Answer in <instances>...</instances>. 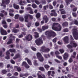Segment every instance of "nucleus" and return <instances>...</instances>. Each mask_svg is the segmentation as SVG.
<instances>
[{
    "mask_svg": "<svg viewBox=\"0 0 78 78\" xmlns=\"http://www.w3.org/2000/svg\"><path fill=\"white\" fill-rule=\"evenodd\" d=\"M62 27L60 24H58V23H54L53 24L52 29L55 31H59L61 30Z\"/></svg>",
    "mask_w": 78,
    "mask_h": 78,
    "instance_id": "nucleus-1",
    "label": "nucleus"
},
{
    "mask_svg": "<svg viewBox=\"0 0 78 78\" xmlns=\"http://www.w3.org/2000/svg\"><path fill=\"white\" fill-rule=\"evenodd\" d=\"M77 30H78V28L76 27H75L72 30L73 37L76 40L78 39V32Z\"/></svg>",
    "mask_w": 78,
    "mask_h": 78,
    "instance_id": "nucleus-2",
    "label": "nucleus"
},
{
    "mask_svg": "<svg viewBox=\"0 0 78 78\" xmlns=\"http://www.w3.org/2000/svg\"><path fill=\"white\" fill-rule=\"evenodd\" d=\"M70 44H71L72 45H70L69 44L67 46V47L69 48H73V47H76L78 45L75 41H71Z\"/></svg>",
    "mask_w": 78,
    "mask_h": 78,
    "instance_id": "nucleus-3",
    "label": "nucleus"
},
{
    "mask_svg": "<svg viewBox=\"0 0 78 78\" xmlns=\"http://www.w3.org/2000/svg\"><path fill=\"white\" fill-rule=\"evenodd\" d=\"M50 33H49V31H47L45 32V34L46 35H47L48 34V35H49V36L50 37H51V36H52V37H55V36H56V34L54 32L51 30L50 31Z\"/></svg>",
    "mask_w": 78,
    "mask_h": 78,
    "instance_id": "nucleus-4",
    "label": "nucleus"
},
{
    "mask_svg": "<svg viewBox=\"0 0 78 78\" xmlns=\"http://www.w3.org/2000/svg\"><path fill=\"white\" fill-rule=\"evenodd\" d=\"M37 56L38 59L41 62H42L44 61V57L42 56L41 54L39 52H38L37 53Z\"/></svg>",
    "mask_w": 78,
    "mask_h": 78,
    "instance_id": "nucleus-5",
    "label": "nucleus"
},
{
    "mask_svg": "<svg viewBox=\"0 0 78 78\" xmlns=\"http://www.w3.org/2000/svg\"><path fill=\"white\" fill-rule=\"evenodd\" d=\"M28 17H29L31 19H33V16H32V15H26L24 16L25 22L28 23V22H29V20H28Z\"/></svg>",
    "mask_w": 78,
    "mask_h": 78,
    "instance_id": "nucleus-6",
    "label": "nucleus"
},
{
    "mask_svg": "<svg viewBox=\"0 0 78 78\" xmlns=\"http://www.w3.org/2000/svg\"><path fill=\"white\" fill-rule=\"evenodd\" d=\"M35 42L37 45H39L43 44V41H42V38H40L36 40L35 41Z\"/></svg>",
    "mask_w": 78,
    "mask_h": 78,
    "instance_id": "nucleus-7",
    "label": "nucleus"
},
{
    "mask_svg": "<svg viewBox=\"0 0 78 78\" xmlns=\"http://www.w3.org/2000/svg\"><path fill=\"white\" fill-rule=\"evenodd\" d=\"M9 2V0H3L2 1V4L1 5V6H3L4 8L6 7V5H4L5 4L6 5H8Z\"/></svg>",
    "mask_w": 78,
    "mask_h": 78,
    "instance_id": "nucleus-8",
    "label": "nucleus"
},
{
    "mask_svg": "<svg viewBox=\"0 0 78 78\" xmlns=\"http://www.w3.org/2000/svg\"><path fill=\"white\" fill-rule=\"evenodd\" d=\"M40 51H43V52H48L50 51V49L48 48L45 49V46H42L40 50Z\"/></svg>",
    "mask_w": 78,
    "mask_h": 78,
    "instance_id": "nucleus-9",
    "label": "nucleus"
},
{
    "mask_svg": "<svg viewBox=\"0 0 78 78\" xmlns=\"http://www.w3.org/2000/svg\"><path fill=\"white\" fill-rule=\"evenodd\" d=\"M10 37H12V39H9V41L7 42V44H11V43L12 42V41L15 39L14 36H12V34L10 35Z\"/></svg>",
    "mask_w": 78,
    "mask_h": 78,
    "instance_id": "nucleus-10",
    "label": "nucleus"
},
{
    "mask_svg": "<svg viewBox=\"0 0 78 78\" xmlns=\"http://www.w3.org/2000/svg\"><path fill=\"white\" fill-rule=\"evenodd\" d=\"M1 33L2 35H6L7 33L6 30L3 29L2 27L0 28Z\"/></svg>",
    "mask_w": 78,
    "mask_h": 78,
    "instance_id": "nucleus-11",
    "label": "nucleus"
},
{
    "mask_svg": "<svg viewBox=\"0 0 78 78\" xmlns=\"http://www.w3.org/2000/svg\"><path fill=\"white\" fill-rule=\"evenodd\" d=\"M33 37L30 34H29L26 36V39L27 41H30L32 39V38Z\"/></svg>",
    "mask_w": 78,
    "mask_h": 78,
    "instance_id": "nucleus-12",
    "label": "nucleus"
},
{
    "mask_svg": "<svg viewBox=\"0 0 78 78\" xmlns=\"http://www.w3.org/2000/svg\"><path fill=\"white\" fill-rule=\"evenodd\" d=\"M22 66H25L26 69H28L30 68V66H28V65L27 63V62H23Z\"/></svg>",
    "mask_w": 78,
    "mask_h": 78,
    "instance_id": "nucleus-13",
    "label": "nucleus"
},
{
    "mask_svg": "<svg viewBox=\"0 0 78 78\" xmlns=\"http://www.w3.org/2000/svg\"><path fill=\"white\" fill-rule=\"evenodd\" d=\"M63 39L66 44H68L69 43V37H65Z\"/></svg>",
    "mask_w": 78,
    "mask_h": 78,
    "instance_id": "nucleus-14",
    "label": "nucleus"
},
{
    "mask_svg": "<svg viewBox=\"0 0 78 78\" xmlns=\"http://www.w3.org/2000/svg\"><path fill=\"white\" fill-rule=\"evenodd\" d=\"M69 57V54L67 53H65L63 55V58L65 60H67Z\"/></svg>",
    "mask_w": 78,
    "mask_h": 78,
    "instance_id": "nucleus-15",
    "label": "nucleus"
},
{
    "mask_svg": "<svg viewBox=\"0 0 78 78\" xmlns=\"http://www.w3.org/2000/svg\"><path fill=\"white\" fill-rule=\"evenodd\" d=\"M54 74H55V71H52V74H51V71H48V75L49 76H50V75H51L52 76H54Z\"/></svg>",
    "mask_w": 78,
    "mask_h": 78,
    "instance_id": "nucleus-16",
    "label": "nucleus"
},
{
    "mask_svg": "<svg viewBox=\"0 0 78 78\" xmlns=\"http://www.w3.org/2000/svg\"><path fill=\"white\" fill-rule=\"evenodd\" d=\"M38 78H45V76L44 74H42L41 75H39V74H37Z\"/></svg>",
    "mask_w": 78,
    "mask_h": 78,
    "instance_id": "nucleus-17",
    "label": "nucleus"
},
{
    "mask_svg": "<svg viewBox=\"0 0 78 78\" xmlns=\"http://www.w3.org/2000/svg\"><path fill=\"white\" fill-rule=\"evenodd\" d=\"M43 20H44L45 22V23H47V22L48 21V19L47 18V16H44L43 17Z\"/></svg>",
    "mask_w": 78,
    "mask_h": 78,
    "instance_id": "nucleus-18",
    "label": "nucleus"
},
{
    "mask_svg": "<svg viewBox=\"0 0 78 78\" xmlns=\"http://www.w3.org/2000/svg\"><path fill=\"white\" fill-rule=\"evenodd\" d=\"M25 60L27 61L28 64H29V65H30V66L32 65V63H31V61H30V60L28 59L27 58H25Z\"/></svg>",
    "mask_w": 78,
    "mask_h": 78,
    "instance_id": "nucleus-19",
    "label": "nucleus"
},
{
    "mask_svg": "<svg viewBox=\"0 0 78 78\" xmlns=\"http://www.w3.org/2000/svg\"><path fill=\"white\" fill-rule=\"evenodd\" d=\"M48 28V26H44L42 27V30L43 31L45 30L46 29Z\"/></svg>",
    "mask_w": 78,
    "mask_h": 78,
    "instance_id": "nucleus-20",
    "label": "nucleus"
},
{
    "mask_svg": "<svg viewBox=\"0 0 78 78\" xmlns=\"http://www.w3.org/2000/svg\"><path fill=\"white\" fill-rule=\"evenodd\" d=\"M28 76V73L25 74L24 75H23L22 74H20V77H23V76Z\"/></svg>",
    "mask_w": 78,
    "mask_h": 78,
    "instance_id": "nucleus-21",
    "label": "nucleus"
},
{
    "mask_svg": "<svg viewBox=\"0 0 78 78\" xmlns=\"http://www.w3.org/2000/svg\"><path fill=\"white\" fill-rule=\"evenodd\" d=\"M13 7L15 8V9H18L19 8V6L17 5H16L15 4H13Z\"/></svg>",
    "mask_w": 78,
    "mask_h": 78,
    "instance_id": "nucleus-22",
    "label": "nucleus"
},
{
    "mask_svg": "<svg viewBox=\"0 0 78 78\" xmlns=\"http://www.w3.org/2000/svg\"><path fill=\"white\" fill-rule=\"evenodd\" d=\"M20 55L19 54H18L16 55L15 57H14L13 58V59H16L18 58H20Z\"/></svg>",
    "mask_w": 78,
    "mask_h": 78,
    "instance_id": "nucleus-23",
    "label": "nucleus"
},
{
    "mask_svg": "<svg viewBox=\"0 0 78 78\" xmlns=\"http://www.w3.org/2000/svg\"><path fill=\"white\" fill-rule=\"evenodd\" d=\"M36 17H37V19H38V18H39L40 17H41V13H37L36 16Z\"/></svg>",
    "mask_w": 78,
    "mask_h": 78,
    "instance_id": "nucleus-24",
    "label": "nucleus"
},
{
    "mask_svg": "<svg viewBox=\"0 0 78 78\" xmlns=\"http://www.w3.org/2000/svg\"><path fill=\"white\" fill-rule=\"evenodd\" d=\"M19 20L20 21V22H23L24 19L23 17H20L19 18Z\"/></svg>",
    "mask_w": 78,
    "mask_h": 78,
    "instance_id": "nucleus-25",
    "label": "nucleus"
},
{
    "mask_svg": "<svg viewBox=\"0 0 78 78\" xmlns=\"http://www.w3.org/2000/svg\"><path fill=\"white\" fill-rule=\"evenodd\" d=\"M19 31V30H17L16 29H13L12 30V32H13V33H17Z\"/></svg>",
    "mask_w": 78,
    "mask_h": 78,
    "instance_id": "nucleus-26",
    "label": "nucleus"
},
{
    "mask_svg": "<svg viewBox=\"0 0 78 78\" xmlns=\"http://www.w3.org/2000/svg\"><path fill=\"white\" fill-rule=\"evenodd\" d=\"M65 1L67 5L68 4H70V2H72V0H66Z\"/></svg>",
    "mask_w": 78,
    "mask_h": 78,
    "instance_id": "nucleus-27",
    "label": "nucleus"
},
{
    "mask_svg": "<svg viewBox=\"0 0 78 78\" xmlns=\"http://www.w3.org/2000/svg\"><path fill=\"white\" fill-rule=\"evenodd\" d=\"M9 51L11 52V53L14 52V53H16V51H15V49H10L9 50Z\"/></svg>",
    "mask_w": 78,
    "mask_h": 78,
    "instance_id": "nucleus-28",
    "label": "nucleus"
},
{
    "mask_svg": "<svg viewBox=\"0 0 78 78\" xmlns=\"http://www.w3.org/2000/svg\"><path fill=\"white\" fill-rule=\"evenodd\" d=\"M32 6L33 7V8H37V5L35 4H33L32 5Z\"/></svg>",
    "mask_w": 78,
    "mask_h": 78,
    "instance_id": "nucleus-29",
    "label": "nucleus"
},
{
    "mask_svg": "<svg viewBox=\"0 0 78 78\" xmlns=\"http://www.w3.org/2000/svg\"><path fill=\"white\" fill-rule=\"evenodd\" d=\"M15 69H17V70L18 72H20V71H21V69L20 68H18L17 66H15Z\"/></svg>",
    "mask_w": 78,
    "mask_h": 78,
    "instance_id": "nucleus-30",
    "label": "nucleus"
},
{
    "mask_svg": "<svg viewBox=\"0 0 78 78\" xmlns=\"http://www.w3.org/2000/svg\"><path fill=\"white\" fill-rule=\"evenodd\" d=\"M73 55H72L71 57L73 58H75V57L76 56V52H74L73 53Z\"/></svg>",
    "mask_w": 78,
    "mask_h": 78,
    "instance_id": "nucleus-31",
    "label": "nucleus"
},
{
    "mask_svg": "<svg viewBox=\"0 0 78 78\" xmlns=\"http://www.w3.org/2000/svg\"><path fill=\"white\" fill-rule=\"evenodd\" d=\"M27 2L28 3H30L32 2H34V0H27Z\"/></svg>",
    "mask_w": 78,
    "mask_h": 78,
    "instance_id": "nucleus-32",
    "label": "nucleus"
},
{
    "mask_svg": "<svg viewBox=\"0 0 78 78\" xmlns=\"http://www.w3.org/2000/svg\"><path fill=\"white\" fill-rule=\"evenodd\" d=\"M35 37H39V34L37 32H35Z\"/></svg>",
    "mask_w": 78,
    "mask_h": 78,
    "instance_id": "nucleus-33",
    "label": "nucleus"
},
{
    "mask_svg": "<svg viewBox=\"0 0 78 78\" xmlns=\"http://www.w3.org/2000/svg\"><path fill=\"white\" fill-rule=\"evenodd\" d=\"M44 56L45 58H49V57H50V55L49 54L44 55Z\"/></svg>",
    "mask_w": 78,
    "mask_h": 78,
    "instance_id": "nucleus-34",
    "label": "nucleus"
},
{
    "mask_svg": "<svg viewBox=\"0 0 78 78\" xmlns=\"http://www.w3.org/2000/svg\"><path fill=\"white\" fill-rule=\"evenodd\" d=\"M19 14L16 15L15 16V19H17L19 18Z\"/></svg>",
    "mask_w": 78,
    "mask_h": 78,
    "instance_id": "nucleus-35",
    "label": "nucleus"
},
{
    "mask_svg": "<svg viewBox=\"0 0 78 78\" xmlns=\"http://www.w3.org/2000/svg\"><path fill=\"white\" fill-rule=\"evenodd\" d=\"M39 25V23L38 22H36L35 23V26L38 27Z\"/></svg>",
    "mask_w": 78,
    "mask_h": 78,
    "instance_id": "nucleus-36",
    "label": "nucleus"
},
{
    "mask_svg": "<svg viewBox=\"0 0 78 78\" xmlns=\"http://www.w3.org/2000/svg\"><path fill=\"white\" fill-rule=\"evenodd\" d=\"M73 16L74 17H76V13L75 12L72 13Z\"/></svg>",
    "mask_w": 78,
    "mask_h": 78,
    "instance_id": "nucleus-37",
    "label": "nucleus"
},
{
    "mask_svg": "<svg viewBox=\"0 0 78 78\" xmlns=\"http://www.w3.org/2000/svg\"><path fill=\"white\" fill-rule=\"evenodd\" d=\"M35 2L36 4H37V5H39V4L41 3V2H39L37 0H36L35 1Z\"/></svg>",
    "mask_w": 78,
    "mask_h": 78,
    "instance_id": "nucleus-38",
    "label": "nucleus"
},
{
    "mask_svg": "<svg viewBox=\"0 0 78 78\" xmlns=\"http://www.w3.org/2000/svg\"><path fill=\"white\" fill-rule=\"evenodd\" d=\"M39 70H41V71H44V68L43 67H40L39 68Z\"/></svg>",
    "mask_w": 78,
    "mask_h": 78,
    "instance_id": "nucleus-39",
    "label": "nucleus"
},
{
    "mask_svg": "<svg viewBox=\"0 0 78 78\" xmlns=\"http://www.w3.org/2000/svg\"><path fill=\"white\" fill-rule=\"evenodd\" d=\"M42 3L43 5H45L46 4V1L45 0H42Z\"/></svg>",
    "mask_w": 78,
    "mask_h": 78,
    "instance_id": "nucleus-40",
    "label": "nucleus"
},
{
    "mask_svg": "<svg viewBox=\"0 0 78 78\" xmlns=\"http://www.w3.org/2000/svg\"><path fill=\"white\" fill-rule=\"evenodd\" d=\"M68 23L67 22H65L63 24V26H67V25H68Z\"/></svg>",
    "mask_w": 78,
    "mask_h": 78,
    "instance_id": "nucleus-41",
    "label": "nucleus"
},
{
    "mask_svg": "<svg viewBox=\"0 0 78 78\" xmlns=\"http://www.w3.org/2000/svg\"><path fill=\"white\" fill-rule=\"evenodd\" d=\"M44 67L45 68V69H48V68H49V67H50V66L47 65H44Z\"/></svg>",
    "mask_w": 78,
    "mask_h": 78,
    "instance_id": "nucleus-42",
    "label": "nucleus"
},
{
    "mask_svg": "<svg viewBox=\"0 0 78 78\" xmlns=\"http://www.w3.org/2000/svg\"><path fill=\"white\" fill-rule=\"evenodd\" d=\"M59 51L61 53H63L64 52V50L63 49H60L59 50Z\"/></svg>",
    "mask_w": 78,
    "mask_h": 78,
    "instance_id": "nucleus-43",
    "label": "nucleus"
},
{
    "mask_svg": "<svg viewBox=\"0 0 78 78\" xmlns=\"http://www.w3.org/2000/svg\"><path fill=\"white\" fill-rule=\"evenodd\" d=\"M6 72H7V71H6V70H3L2 71V73L3 74H5V73H6Z\"/></svg>",
    "mask_w": 78,
    "mask_h": 78,
    "instance_id": "nucleus-44",
    "label": "nucleus"
},
{
    "mask_svg": "<svg viewBox=\"0 0 78 78\" xmlns=\"http://www.w3.org/2000/svg\"><path fill=\"white\" fill-rule=\"evenodd\" d=\"M64 32H68L69 31V29H65L64 30H63Z\"/></svg>",
    "mask_w": 78,
    "mask_h": 78,
    "instance_id": "nucleus-45",
    "label": "nucleus"
},
{
    "mask_svg": "<svg viewBox=\"0 0 78 78\" xmlns=\"http://www.w3.org/2000/svg\"><path fill=\"white\" fill-rule=\"evenodd\" d=\"M0 56L1 57H3V56H4V55L2 53V52H1L0 51Z\"/></svg>",
    "mask_w": 78,
    "mask_h": 78,
    "instance_id": "nucleus-46",
    "label": "nucleus"
},
{
    "mask_svg": "<svg viewBox=\"0 0 78 78\" xmlns=\"http://www.w3.org/2000/svg\"><path fill=\"white\" fill-rule=\"evenodd\" d=\"M31 48L33 51H36V48L33 47H31Z\"/></svg>",
    "mask_w": 78,
    "mask_h": 78,
    "instance_id": "nucleus-47",
    "label": "nucleus"
},
{
    "mask_svg": "<svg viewBox=\"0 0 78 78\" xmlns=\"http://www.w3.org/2000/svg\"><path fill=\"white\" fill-rule=\"evenodd\" d=\"M56 57L59 59H62V57L59 56H57Z\"/></svg>",
    "mask_w": 78,
    "mask_h": 78,
    "instance_id": "nucleus-48",
    "label": "nucleus"
},
{
    "mask_svg": "<svg viewBox=\"0 0 78 78\" xmlns=\"http://www.w3.org/2000/svg\"><path fill=\"white\" fill-rule=\"evenodd\" d=\"M72 61H73V60H72V58H70L69 60V62H72Z\"/></svg>",
    "mask_w": 78,
    "mask_h": 78,
    "instance_id": "nucleus-49",
    "label": "nucleus"
},
{
    "mask_svg": "<svg viewBox=\"0 0 78 78\" xmlns=\"http://www.w3.org/2000/svg\"><path fill=\"white\" fill-rule=\"evenodd\" d=\"M54 61H55L56 62H57L58 63H60V61H59V60L56 59H55Z\"/></svg>",
    "mask_w": 78,
    "mask_h": 78,
    "instance_id": "nucleus-50",
    "label": "nucleus"
},
{
    "mask_svg": "<svg viewBox=\"0 0 78 78\" xmlns=\"http://www.w3.org/2000/svg\"><path fill=\"white\" fill-rule=\"evenodd\" d=\"M12 76V74H11L10 73H8L7 74V76Z\"/></svg>",
    "mask_w": 78,
    "mask_h": 78,
    "instance_id": "nucleus-51",
    "label": "nucleus"
},
{
    "mask_svg": "<svg viewBox=\"0 0 78 78\" xmlns=\"http://www.w3.org/2000/svg\"><path fill=\"white\" fill-rule=\"evenodd\" d=\"M56 39H57V38H55L53 40V42H55V43L56 42Z\"/></svg>",
    "mask_w": 78,
    "mask_h": 78,
    "instance_id": "nucleus-52",
    "label": "nucleus"
},
{
    "mask_svg": "<svg viewBox=\"0 0 78 78\" xmlns=\"http://www.w3.org/2000/svg\"><path fill=\"white\" fill-rule=\"evenodd\" d=\"M14 75L15 76H18L19 73L17 72H15L14 74Z\"/></svg>",
    "mask_w": 78,
    "mask_h": 78,
    "instance_id": "nucleus-53",
    "label": "nucleus"
},
{
    "mask_svg": "<svg viewBox=\"0 0 78 78\" xmlns=\"http://www.w3.org/2000/svg\"><path fill=\"white\" fill-rule=\"evenodd\" d=\"M5 58L6 59H9L10 58H9V56H7L6 57H5Z\"/></svg>",
    "mask_w": 78,
    "mask_h": 78,
    "instance_id": "nucleus-54",
    "label": "nucleus"
},
{
    "mask_svg": "<svg viewBox=\"0 0 78 78\" xmlns=\"http://www.w3.org/2000/svg\"><path fill=\"white\" fill-rule=\"evenodd\" d=\"M26 9L27 10H30V11L32 10V9L30 7H27L26 8Z\"/></svg>",
    "mask_w": 78,
    "mask_h": 78,
    "instance_id": "nucleus-55",
    "label": "nucleus"
},
{
    "mask_svg": "<svg viewBox=\"0 0 78 78\" xmlns=\"http://www.w3.org/2000/svg\"><path fill=\"white\" fill-rule=\"evenodd\" d=\"M62 17L63 19H65V18H66V15H62Z\"/></svg>",
    "mask_w": 78,
    "mask_h": 78,
    "instance_id": "nucleus-56",
    "label": "nucleus"
},
{
    "mask_svg": "<svg viewBox=\"0 0 78 78\" xmlns=\"http://www.w3.org/2000/svg\"><path fill=\"white\" fill-rule=\"evenodd\" d=\"M0 67H3V63H0Z\"/></svg>",
    "mask_w": 78,
    "mask_h": 78,
    "instance_id": "nucleus-57",
    "label": "nucleus"
},
{
    "mask_svg": "<svg viewBox=\"0 0 78 78\" xmlns=\"http://www.w3.org/2000/svg\"><path fill=\"white\" fill-rule=\"evenodd\" d=\"M24 12V11L23 10H20L19 11V12L20 13V14H22V13H23Z\"/></svg>",
    "mask_w": 78,
    "mask_h": 78,
    "instance_id": "nucleus-58",
    "label": "nucleus"
},
{
    "mask_svg": "<svg viewBox=\"0 0 78 78\" xmlns=\"http://www.w3.org/2000/svg\"><path fill=\"white\" fill-rule=\"evenodd\" d=\"M76 10H77V8H74L73 9V11H76Z\"/></svg>",
    "mask_w": 78,
    "mask_h": 78,
    "instance_id": "nucleus-59",
    "label": "nucleus"
},
{
    "mask_svg": "<svg viewBox=\"0 0 78 78\" xmlns=\"http://www.w3.org/2000/svg\"><path fill=\"white\" fill-rule=\"evenodd\" d=\"M49 8L51 9L53 8V6H52V5H51L49 4Z\"/></svg>",
    "mask_w": 78,
    "mask_h": 78,
    "instance_id": "nucleus-60",
    "label": "nucleus"
},
{
    "mask_svg": "<svg viewBox=\"0 0 78 78\" xmlns=\"http://www.w3.org/2000/svg\"><path fill=\"white\" fill-rule=\"evenodd\" d=\"M11 63H12V64H15V62H14V60H13L12 59L11 60Z\"/></svg>",
    "mask_w": 78,
    "mask_h": 78,
    "instance_id": "nucleus-61",
    "label": "nucleus"
},
{
    "mask_svg": "<svg viewBox=\"0 0 78 78\" xmlns=\"http://www.w3.org/2000/svg\"><path fill=\"white\" fill-rule=\"evenodd\" d=\"M29 13L30 14H33V13H34V12H33V9H32V10H30V11L29 12Z\"/></svg>",
    "mask_w": 78,
    "mask_h": 78,
    "instance_id": "nucleus-62",
    "label": "nucleus"
},
{
    "mask_svg": "<svg viewBox=\"0 0 78 78\" xmlns=\"http://www.w3.org/2000/svg\"><path fill=\"white\" fill-rule=\"evenodd\" d=\"M23 2L22 1H20V5H24L23 4H22Z\"/></svg>",
    "mask_w": 78,
    "mask_h": 78,
    "instance_id": "nucleus-63",
    "label": "nucleus"
},
{
    "mask_svg": "<svg viewBox=\"0 0 78 78\" xmlns=\"http://www.w3.org/2000/svg\"><path fill=\"white\" fill-rule=\"evenodd\" d=\"M55 55H59V52L58 51H56L55 52Z\"/></svg>",
    "mask_w": 78,
    "mask_h": 78,
    "instance_id": "nucleus-64",
    "label": "nucleus"
}]
</instances>
